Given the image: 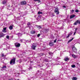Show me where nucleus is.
I'll return each instance as SVG.
<instances>
[{
	"mask_svg": "<svg viewBox=\"0 0 80 80\" xmlns=\"http://www.w3.org/2000/svg\"><path fill=\"white\" fill-rule=\"evenodd\" d=\"M16 60V59L15 58H13V59H12L10 62V65H14V64H15V61Z\"/></svg>",
	"mask_w": 80,
	"mask_h": 80,
	"instance_id": "f257e3e1",
	"label": "nucleus"
},
{
	"mask_svg": "<svg viewBox=\"0 0 80 80\" xmlns=\"http://www.w3.org/2000/svg\"><path fill=\"white\" fill-rule=\"evenodd\" d=\"M54 12H55V13H57V15H58V14H59V11H58V8H55Z\"/></svg>",
	"mask_w": 80,
	"mask_h": 80,
	"instance_id": "f03ea898",
	"label": "nucleus"
},
{
	"mask_svg": "<svg viewBox=\"0 0 80 80\" xmlns=\"http://www.w3.org/2000/svg\"><path fill=\"white\" fill-rule=\"evenodd\" d=\"M72 50L73 52H74V53H76L77 52V49L75 47H72Z\"/></svg>",
	"mask_w": 80,
	"mask_h": 80,
	"instance_id": "7ed1b4c3",
	"label": "nucleus"
},
{
	"mask_svg": "<svg viewBox=\"0 0 80 80\" xmlns=\"http://www.w3.org/2000/svg\"><path fill=\"white\" fill-rule=\"evenodd\" d=\"M21 4L22 5H26L27 4V2L25 1H23L21 2Z\"/></svg>",
	"mask_w": 80,
	"mask_h": 80,
	"instance_id": "20e7f679",
	"label": "nucleus"
},
{
	"mask_svg": "<svg viewBox=\"0 0 80 80\" xmlns=\"http://www.w3.org/2000/svg\"><path fill=\"white\" fill-rule=\"evenodd\" d=\"M27 25H28V27H29V28H30V26H31V23L30 22H28L27 23Z\"/></svg>",
	"mask_w": 80,
	"mask_h": 80,
	"instance_id": "39448f33",
	"label": "nucleus"
},
{
	"mask_svg": "<svg viewBox=\"0 0 80 80\" xmlns=\"http://www.w3.org/2000/svg\"><path fill=\"white\" fill-rule=\"evenodd\" d=\"M6 30H7V28L5 27L3 28V30H2V32L4 33H6Z\"/></svg>",
	"mask_w": 80,
	"mask_h": 80,
	"instance_id": "423d86ee",
	"label": "nucleus"
},
{
	"mask_svg": "<svg viewBox=\"0 0 80 80\" xmlns=\"http://www.w3.org/2000/svg\"><path fill=\"white\" fill-rule=\"evenodd\" d=\"M75 14H73L72 15H71L70 16V18L71 19H72V18H74V17H75Z\"/></svg>",
	"mask_w": 80,
	"mask_h": 80,
	"instance_id": "0eeeda50",
	"label": "nucleus"
},
{
	"mask_svg": "<svg viewBox=\"0 0 80 80\" xmlns=\"http://www.w3.org/2000/svg\"><path fill=\"white\" fill-rule=\"evenodd\" d=\"M4 34L3 33H0V37H4Z\"/></svg>",
	"mask_w": 80,
	"mask_h": 80,
	"instance_id": "6e6552de",
	"label": "nucleus"
},
{
	"mask_svg": "<svg viewBox=\"0 0 80 80\" xmlns=\"http://www.w3.org/2000/svg\"><path fill=\"white\" fill-rule=\"evenodd\" d=\"M53 45H54V44H53V42H50L49 43V45L50 46H51V47L53 46Z\"/></svg>",
	"mask_w": 80,
	"mask_h": 80,
	"instance_id": "1a4fd4ad",
	"label": "nucleus"
},
{
	"mask_svg": "<svg viewBox=\"0 0 80 80\" xmlns=\"http://www.w3.org/2000/svg\"><path fill=\"white\" fill-rule=\"evenodd\" d=\"M78 20L76 21V22L74 23L73 25H77L78 24Z\"/></svg>",
	"mask_w": 80,
	"mask_h": 80,
	"instance_id": "9d476101",
	"label": "nucleus"
},
{
	"mask_svg": "<svg viewBox=\"0 0 80 80\" xmlns=\"http://www.w3.org/2000/svg\"><path fill=\"white\" fill-rule=\"evenodd\" d=\"M37 46L32 45V48L33 50H35V47H36Z\"/></svg>",
	"mask_w": 80,
	"mask_h": 80,
	"instance_id": "9b49d317",
	"label": "nucleus"
},
{
	"mask_svg": "<svg viewBox=\"0 0 80 80\" xmlns=\"http://www.w3.org/2000/svg\"><path fill=\"white\" fill-rule=\"evenodd\" d=\"M30 32L31 34H35V31H31Z\"/></svg>",
	"mask_w": 80,
	"mask_h": 80,
	"instance_id": "f8f14e48",
	"label": "nucleus"
},
{
	"mask_svg": "<svg viewBox=\"0 0 80 80\" xmlns=\"http://www.w3.org/2000/svg\"><path fill=\"white\" fill-rule=\"evenodd\" d=\"M36 27L37 28H39V29H40L41 28H42V27H41V26H39V25H36Z\"/></svg>",
	"mask_w": 80,
	"mask_h": 80,
	"instance_id": "ddd939ff",
	"label": "nucleus"
},
{
	"mask_svg": "<svg viewBox=\"0 0 80 80\" xmlns=\"http://www.w3.org/2000/svg\"><path fill=\"white\" fill-rule=\"evenodd\" d=\"M2 4L3 5H5L6 4V3H7V1H5V0H4V1H2Z\"/></svg>",
	"mask_w": 80,
	"mask_h": 80,
	"instance_id": "4468645a",
	"label": "nucleus"
},
{
	"mask_svg": "<svg viewBox=\"0 0 80 80\" xmlns=\"http://www.w3.org/2000/svg\"><path fill=\"white\" fill-rule=\"evenodd\" d=\"M73 38H72V39L69 40L68 42V43H69L70 42H72V40H73Z\"/></svg>",
	"mask_w": 80,
	"mask_h": 80,
	"instance_id": "2eb2a0df",
	"label": "nucleus"
},
{
	"mask_svg": "<svg viewBox=\"0 0 80 80\" xmlns=\"http://www.w3.org/2000/svg\"><path fill=\"white\" fill-rule=\"evenodd\" d=\"M69 60V58H64V61H65V62H67V60Z\"/></svg>",
	"mask_w": 80,
	"mask_h": 80,
	"instance_id": "dca6fc26",
	"label": "nucleus"
},
{
	"mask_svg": "<svg viewBox=\"0 0 80 80\" xmlns=\"http://www.w3.org/2000/svg\"><path fill=\"white\" fill-rule=\"evenodd\" d=\"M9 28L10 29V30H11L13 29V27L12 26H10Z\"/></svg>",
	"mask_w": 80,
	"mask_h": 80,
	"instance_id": "f3484780",
	"label": "nucleus"
},
{
	"mask_svg": "<svg viewBox=\"0 0 80 80\" xmlns=\"http://www.w3.org/2000/svg\"><path fill=\"white\" fill-rule=\"evenodd\" d=\"M20 47V43H18V44L16 46V47L18 48Z\"/></svg>",
	"mask_w": 80,
	"mask_h": 80,
	"instance_id": "a211bd4d",
	"label": "nucleus"
},
{
	"mask_svg": "<svg viewBox=\"0 0 80 80\" xmlns=\"http://www.w3.org/2000/svg\"><path fill=\"white\" fill-rule=\"evenodd\" d=\"M72 80H77V78L75 77H73L72 78Z\"/></svg>",
	"mask_w": 80,
	"mask_h": 80,
	"instance_id": "6ab92c4d",
	"label": "nucleus"
},
{
	"mask_svg": "<svg viewBox=\"0 0 80 80\" xmlns=\"http://www.w3.org/2000/svg\"><path fill=\"white\" fill-rule=\"evenodd\" d=\"M72 57H73V58H76V56L74 54H72Z\"/></svg>",
	"mask_w": 80,
	"mask_h": 80,
	"instance_id": "aec40b11",
	"label": "nucleus"
},
{
	"mask_svg": "<svg viewBox=\"0 0 80 80\" xmlns=\"http://www.w3.org/2000/svg\"><path fill=\"white\" fill-rule=\"evenodd\" d=\"M46 32H49V29H45Z\"/></svg>",
	"mask_w": 80,
	"mask_h": 80,
	"instance_id": "412c9836",
	"label": "nucleus"
},
{
	"mask_svg": "<svg viewBox=\"0 0 80 80\" xmlns=\"http://www.w3.org/2000/svg\"><path fill=\"white\" fill-rule=\"evenodd\" d=\"M38 14H43V12H38Z\"/></svg>",
	"mask_w": 80,
	"mask_h": 80,
	"instance_id": "4be33fe9",
	"label": "nucleus"
},
{
	"mask_svg": "<svg viewBox=\"0 0 80 80\" xmlns=\"http://www.w3.org/2000/svg\"><path fill=\"white\" fill-rule=\"evenodd\" d=\"M32 69H33V67H30L29 68V70H31Z\"/></svg>",
	"mask_w": 80,
	"mask_h": 80,
	"instance_id": "5701e85b",
	"label": "nucleus"
},
{
	"mask_svg": "<svg viewBox=\"0 0 80 80\" xmlns=\"http://www.w3.org/2000/svg\"><path fill=\"white\" fill-rule=\"evenodd\" d=\"M71 67H72V68H75V65H71Z\"/></svg>",
	"mask_w": 80,
	"mask_h": 80,
	"instance_id": "b1692460",
	"label": "nucleus"
},
{
	"mask_svg": "<svg viewBox=\"0 0 80 80\" xmlns=\"http://www.w3.org/2000/svg\"><path fill=\"white\" fill-rule=\"evenodd\" d=\"M18 42H16L14 43L15 46L16 47H17V45L18 44Z\"/></svg>",
	"mask_w": 80,
	"mask_h": 80,
	"instance_id": "393cba45",
	"label": "nucleus"
},
{
	"mask_svg": "<svg viewBox=\"0 0 80 80\" xmlns=\"http://www.w3.org/2000/svg\"><path fill=\"white\" fill-rule=\"evenodd\" d=\"M7 68V66H4L2 68Z\"/></svg>",
	"mask_w": 80,
	"mask_h": 80,
	"instance_id": "a878e982",
	"label": "nucleus"
},
{
	"mask_svg": "<svg viewBox=\"0 0 80 80\" xmlns=\"http://www.w3.org/2000/svg\"><path fill=\"white\" fill-rule=\"evenodd\" d=\"M34 1H35V2H40V0H34Z\"/></svg>",
	"mask_w": 80,
	"mask_h": 80,
	"instance_id": "bb28decb",
	"label": "nucleus"
},
{
	"mask_svg": "<svg viewBox=\"0 0 80 80\" xmlns=\"http://www.w3.org/2000/svg\"><path fill=\"white\" fill-rule=\"evenodd\" d=\"M9 36L8 35L6 36V38H7V39H9Z\"/></svg>",
	"mask_w": 80,
	"mask_h": 80,
	"instance_id": "cd10ccee",
	"label": "nucleus"
},
{
	"mask_svg": "<svg viewBox=\"0 0 80 80\" xmlns=\"http://www.w3.org/2000/svg\"><path fill=\"white\" fill-rule=\"evenodd\" d=\"M69 37H70V35L68 34V36L66 37V38H69Z\"/></svg>",
	"mask_w": 80,
	"mask_h": 80,
	"instance_id": "c85d7f7f",
	"label": "nucleus"
},
{
	"mask_svg": "<svg viewBox=\"0 0 80 80\" xmlns=\"http://www.w3.org/2000/svg\"><path fill=\"white\" fill-rule=\"evenodd\" d=\"M75 12H78V10L76 9V11H75Z\"/></svg>",
	"mask_w": 80,
	"mask_h": 80,
	"instance_id": "c756f323",
	"label": "nucleus"
},
{
	"mask_svg": "<svg viewBox=\"0 0 80 80\" xmlns=\"http://www.w3.org/2000/svg\"><path fill=\"white\" fill-rule=\"evenodd\" d=\"M69 35H72V32H71L69 34Z\"/></svg>",
	"mask_w": 80,
	"mask_h": 80,
	"instance_id": "7c9ffc66",
	"label": "nucleus"
},
{
	"mask_svg": "<svg viewBox=\"0 0 80 80\" xmlns=\"http://www.w3.org/2000/svg\"><path fill=\"white\" fill-rule=\"evenodd\" d=\"M54 43H56V42H57V39H56L54 41Z\"/></svg>",
	"mask_w": 80,
	"mask_h": 80,
	"instance_id": "2f4dec72",
	"label": "nucleus"
},
{
	"mask_svg": "<svg viewBox=\"0 0 80 80\" xmlns=\"http://www.w3.org/2000/svg\"><path fill=\"white\" fill-rule=\"evenodd\" d=\"M40 34H38V37H40Z\"/></svg>",
	"mask_w": 80,
	"mask_h": 80,
	"instance_id": "473e14b6",
	"label": "nucleus"
},
{
	"mask_svg": "<svg viewBox=\"0 0 80 80\" xmlns=\"http://www.w3.org/2000/svg\"><path fill=\"white\" fill-rule=\"evenodd\" d=\"M2 57H4V54H2Z\"/></svg>",
	"mask_w": 80,
	"mask_h": 80,
	"instance_id": "72a5a7b5",
	"label": "nucleus"
},
{
	"mask_svg": "<svg viewBox=\"0 0 80 80\" xmlns=\"http://www.w3.org/2000/svg\"><path fill=\"white\" fill-rule=\"evenodd\" d=\"M78 24H80V21H79L78 20Z\"/></svg>",
	"mask_w": 80,
	"mask_h": 80,
	"instance_id": "f704fd0d",
	"label": "nucleus"
},
{
	"mask_svg": "<svg viewBox=\"0 0 80 80\" xmlns=\"http://www.w3.org/2000/svg\"><path fill=\"white\" fill-rule=\"evenodd\" d=\"M75 33H76V32H75L74 34H73V35H75Z\"/></svg>",
	"mask_w": 80,
	"mask_h": 80,
	"instance_id": "c9c22d12",
	"label": "nucleus"
},
{
	"mask_svg": "<svg viewBox=\"0 0 80 80\" xmlns=\"http://www.w3.org/2000/svg\"><path fill=\"white\" fill-rule=\"evenodd\" d=\"M30 63H33L32 61H30Z\"/></svg>",
	"mask_w": 80,
	"mask_h": 80,
	"instance_id": "e433bc0d",
	"label": "nucleus"
},
{
	"mask_svg": "<svg viewBox=\"0 0 80 80\" xmlns=\"http://www.w3.org/2000/svg\"><path fill=\"white\" fill-rule=\"evenodd\" d=\"M21 42H23V40L22 39H21Z\"/></svg>",
	"mask_w": 80,
	"mask_h": 80,
	"instance_id": "4c0bfd02",
	"label": "nucleus"
},
{
	"mask_svg": "<svg viewBox=\"0 0 80 80\" xmlns=\"http://www.w3.org/2000/svg\"><path fill=\"white\" fill-rule=\"evenodd\" d=\"M63 8H66V6H63Z\"/></svg>",
	"mask_w": 80,
	"mask_h": 80,
	"instance_id": "58836bf2",
	"label": "nucleus"
},
{
	"mask_svg": "<svg viewBox=\"0 0 80 80\" xmlns=\"http://www.w3.org/2000/svg\"><path fill=\"white\" fill-rule=\"evenodd\" d=\"M72 12H74V10H72Z\"/></svg>",
	"mask_w": 80,
	"mask_h": 80,
	"instance_id": "ea45409f",
	"label": "nucleus"
},
{
	"mask_svg": "<svg viewBox=\"0 0 80 80\" xmlns=\"http://www.w3.org/2000/svg\"><path fill=\"white\" fill-rule=\"evenodd\" d=\"M8 7H10V5H9Z\"/></svg>",
	"mask_w": 80,
	"mask_h": 80,
	"instance_id": "a19ab883",
	"label": "nucleus"
},
{
	"mask_svg": "<svg viewBox=\"0 0 80 80\" xmlns=\"http://www.w3.org/2000/svg\"><path fill=\"white\" fill-rule=\"evenodd\" d=\"M77 28H76V29H75V31H76V30H77Z\"/></svg>",
	"mask_w": 80,
	"mask_h": 80,
	"instance_id": "79ce46f5",
	"label": "nucleus"
},
{
	"mask_svg": "<svg viewBox=\"0 0 80 80\" xmlns=\"http://www.w3.org/2000/svg\"><path fill=\"white\" fill-rule=\"evenodd\" d=\"M50 53H49V55H50Z\"/></svg>",
	"mask_w": 80,
	"mask_h": 80,
	"instance_id": "37998d69",
	"label": "nucleus"
},
{
	"mask_svg": "<svg viewBox=\"0 0 80 80\" xmlns=\"http://www.w3.org/2000/svg\"><path fill=\"white\" fill-rule=\"evenodd\" d=\"M38 72H39V71H38Z\"/></svg>",
	"mask_w": 80,
	"mask_h": 80,
	"instance_id": "c03bdc74",
	"label": "nucleus"
}]
</instances>
